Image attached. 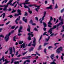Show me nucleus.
<instances>
[{
  "label": "nucleus",
  "mask_w": 64,
  "mask_h": 64,
  "mask_svg": "<svg viewBox=\"0 0 64 64\" xmlns=\"http://www.w3.org/2000/svg\"><path fill=\"white\" fill-rule=\"evenodd\" d=\"M36 38H34V40L33 41V44H32V42H31L30 43L28 44V46H31V44H32V46H34V47H35V46L36 44Z\"/></svg>",
  "instance_id": "f257e3e1"
},
{
  "label": "nucleus",
  "mask_w": 64,
  "mask_h": 64,
  "mask_svg": "<svg viewBox=\"0 0 64 64\" xmlns=\"http://www.w3.org/2000/svg\"><path fill=\"white\" fill-rule=\"evenodd\" d=\"M11 35V33H9L8 34H6L4 38V40H5L6 42H7L9 40V38L10 36Z\"/></svg>",
  "instance_id": "f03ea898"
},
{
  "label": "nucleus",
  "mask_w": 64,
  "mask_h": 64,
  "mask_svg": "<svg viewBox=\"0 0 64 64\" xmlns=\"http://www.w3.org/2000/svg\"><path fill=\"white\" fill-rule=\"evenodd\" d=\"M28 35H29V36L28 37V40H31V36H30V35H32L31 36L32 37H33V36H34L33 35V32L28 33Z\"/></svg>",
  "instance_id": "7ed1b4c3"
},
{
  "label": "nucleus",
  "mask_w": 64,
  "mask_h": 64,
  "mask_svg": "<svg viewBox=\"0 0 64 64\" xmlns=\"http://www.w3.org/2000/svg\"><path fill=\"white\" fill-rule=\"evenodd\" d=\"M23 26H20L18 29V35L19 36H21L22 34H20V32H22V31L21 30L22 29V28Z\"/></svg>",
  "instance_id": "20e7f679"
},
{
  "label": "nucleus",
  "mask_w": 64,
  "mask_h": 64,
  "mask_svg": "<svg viewBox=\"0 0 64 64\" xmlns=\"http://www.w3.org/2000/svg\"><path fill=\"white\" fill-rule=\"evenodd\" d=\"M63 20L62 21V22L60 23L59 24L54 26L56 28V30H58V27H59V26H60V25H62V24H63Z\"/></svg>",
  "instance_id": "39448f33"
},
{
  "label": "nucleus",
  "mask_w": 64,
  "mask_h": 64,
  "mask_svg": "<svg viewBox=\"0 0 64 64\" xmlns=\"http://www.w3.org/2000/svg\"><path fill=\"white\" fill-rule=\"evenodd\" d=\"M53 28H51L50 29V30L48 31V32L50 33V34H52V30L53 29H55L56 28L54 26H53Z\"/></svg>",
  "instance_id": "423d86ee"
},
{
  "label": "nucleus",
  "mask_w": 64,
  "mask_h": 64,
  "mask_svg": "<svg viewBox=\"0 0 64 64\" xmlns=\"http://www.w3.org/2000/svg\"><path fill=\"white\" fill-rule=\"evenodd\" d=\"M12 1H13V0H10L8 3L7 4V5H9V4H10V5H11V6H14V5L16 3V2H14L13 3V4H12L11 2H12Z\"/></svg>",
  "instance_id": "0eeeda50"
},
{
  "label": "nucleus",
  "mask_w": 64,
  "mask_h": 64,
  "mask_svg": "<svg viewBox=\"0 0 64 64\" xmlns=\"http://www.w3.org/2000/svg\"><path fill=\"white\" fill-rule=\"evenodd\" d=\"M4 6L5 7L4 8L3 10V11H7V7L8 6L7 5L5 4L4 5Z\"/></svg>",
  "instance_id": "6e6552de"
},
{
  "label": "nucleus",
  "mask_w": 64,
  "mask_h": 64,
  "mask_svg": "<svg viewBox=\"0 0 64 64\" xmlns=\"http://www.w3.org/2000/svg\"><path fill=\"white\" fill-rule=\"evenodd\" d=\"M29 0H26L25 1V3L24 2L22 3V4H23L24 5H25V4H30V2H28Z\"/></svg>",
  "instance_id": "1a4fd4ad"
},
{
  "label": "nucleus",
  "mask_w": 64,
  "mask_h": 64,
  "mask_svg": "<svg viewBox=\"0 0 64 64\" xmlns=\"http://www.w3.org/2000/svg\"><path fill=\"white\" fill-rule=\"evenodd\" d=\"M36 7H37V8H35V10L37 12H38V10H39V9L40 8V6H37Z\"/></svg>",
  "instance_id": "9d476101"
},
{
  "label": "nucleus",
  "mask_w": 64,
  "mask_h": 64,
  "mask_svg": "<svg viewBox=\"0 0 64 64\" xmlns=\"http://www.w3.org/2000/svg\"><path fill=\"white\" fill-rule=\"evenodd\" d=\"M25 48L26 47V46H25V43L23 44L22 45H20V48Z\"/></svg>",
  "instance_id": "9b49d317"
},
{
  "label": "nucleus",
  "mask_w": 64,
  "mask_h": 64,
  "mask_svg": "<svg viewBox=\"0 0 64 64\" xmlns=\"http://www.w3.org/2000/svg\"><path fill=\"white\" fill-rule=\"evenodd\" d=\"M56 52L58 54H60V53H61V52L59 49H57L56 50Z\"/></svg>",
  "instance_id": "f8f14e48"
},
{
  "label": "nucleus",
  "mask_w": 64,
  "mask_h": 64,
  "mask_svg": "<svg viewBox=\"0 0 64 64\" xmlns=\"http://www.w3.org/2000/svg\"><path fill=\"white\" fill-rule=\"evenodd\" d=\"M46 8L48 9H49L51 10L53 8L52 7V5H50L49 6L47 7Z\"/></svg>",
  "instance_id": "ddd939ff"
},
{
  "label": "nucleus",
  "mask_w": 64,
  "mask_h": 64,
  "mask_svg": "<svg viewBox=\"0 0 64 64\" xmlns=\"http://www.w3.org/2000/svg\"><path fill=\"white\" fill-rule=\"evenodd\" d=\"M54 56V54H52L51 55L50 57L52 59V60H53L54 59V58L53 57Z\"/></svg>",
  "instance_id": "4468645a"
},
{
  "label": "nucleus",
  "mask_w": 64,
  "mask_h": 64,
  "mask_svg": "<svg viewBox=\"0 0 64 64\" xmlns=\"http://www.w3.org/2000/svg\"><path fill=\"white\" fill-rule=\"evenodd\" d=\"M10 54H11L13 52L12 51V48H10Z\"/></svg>",
  "instance_id": "2eb2a0df"
},
{
  "label": "nucleus",
  "mask_w": 64,
  "mask_h": 64,
  "mask_svg": "<svg viewBox=\"0 0 64 64\" xmlns=\"http://www.w3.org/2000/svg\"><path fill=\"white\" fill-rule=\"evenodd\" d=\"M2 15H3V18H4V17H5V13H4L3 14H2L1 16H0V17H1Z\"/></svg>",
  "instance_id": "dca6fc26"
},
{
  "label": "nucleus",
  "mask_w": 64,
  "mask_h": 64,
  "mask_svg": "<svg viewBox=\"0 0 64 64\" xmlns=\"http://www.w3.org/2000/svg\"><path fill=\"white\" fill-rule=\"evenodd\" d=\"M18 60V58H12L11 59V60L13 62L14 61H16V60Z\"/></svg>",
  "instance_id": "f3484780"
},
{
  "label": "nucleus",
  "mask_w": 64,
  "mask_h": 64,
  "mask_svg": "<svg viewBox=\"0 0 64 64\" xmlns=\"http://www.w3.org/2000/svg\"><path fill=\"white\" fill-rule=\"evenodd\" d=\"M17 11L18 12V14H20L21 15V10H20L18 9V10H17Z\"/></svg>",
  "instance_id": "a211bd4d"
},
{
  "label": "nucleus",
  "mask_w": 64,
  "mask_h": 64,
  "mask_svg": "<svg viewBox=\"0 0 64 64\" xmlns=\"http://www.w3.org/2000/svg\"><path fill=\"white\" fill-rule=\"evenodd\" d=\"M25 17H23L22 18V20L23 21H24L25 22H27V19H26L25 20Z\"/></svg>",
  "instance_id": "6ab92c4d"
},
{
  "label": "nucleus",
  "mask_w": 64,
  "mask_h": 64,
  "mask_svg": "<svg viewBox=\"0 0 64 64\" xmlns=\"http://www.w3.org/2000/svg\"><path fill=\"white\" fill-rule=\"evenodd\" d=\"M33 49H34V48L32 47L29 50V52H31L32 51H33Z\"/></svg>",
  "instance_id": "aec40b11"
},
{
  "label": "nucleus",
  "mask_w": 64,
  "mask_h": 64,
  "mask_svg": "<svg viewBox=\"0 0 64 64\" xmlns=\"http://www.w3.org/2000/svg\"><path fill=\"white\" fill-rule=\"evenodd\" d=\"M4 56H3L2 59H0V61H1V60H2L3 62H4V60H5V59L4 58Z\"/></svg>",
  "instance_id": "412c9836"
},
{
  "label": "nucleus",
  "mask_w": 64,
  "mask_h": 64,
  "mask_svg": "<svg viewBox=\"0 0 64 64\" xmlns=\"http://www.w3.org/2000/svg\"><path fill=\"white\" fill-rule=\"evenodd\" d=\"M63 48L62 47L60 46L59 48H58V50H59L60 51H62V49Z\"/></svg>",
  "instance_id": "4be33fe9"
},
{
  "label": "nucleus",
  "mask_w": 64,
  "mask_h": 64,
  "mask_svg": "<svg viewBox=\"0 0 64 64\" xmlns=\"http://www.w3.org/2000/svg\"><path fill=\"white\" fill-rule=\"evenodd\" d=\"M62 56H61V58L62 60H63V56H64V53H62Z\"/></svg>",
  "instance_id": "5701e85b"
},
{
  "label": "nucleus",
  "mask_w": 64,
  "mask_h": 64,
  "mask_svg": "<svg viewBox=\"0 0 64 64\" xmlns=\"http://www.w3.org/2000/svg\"><path fill=\"white\" fill-rule=\"evenodd\" d=\"M28 12H29V13H30V14H32V11L30 10V8H28Z\"/></svg>",
  "instance_id": "b1692460"
},
{
  "label": "nucleus",
  "mask_w": 64,
  "mask_h": 64,
  "mask_svg": "<svg viewBox=\"0 0 64 64\" xmlns=\"http://www.w3.org/2000/svg\"><path fill=\"white\" fill-rule=\"evenodd\" d=\"M50 36H49L48 37V38H46V41L47 42H48V41H49V39H50Z\"/></svg>",
  "instance_id": "393cba45"
},
{
  "label": "nucleus",
  "mask_w": 64,
  "mask_h": 64,
  "mask_svg": "<svg viewBox=\"0 0 64 64\" xmlns=\"http://www.w3.org/2000/svg\"><path fill=\"white\" fill-rule=\"evenodd\" d=\"M21 15V14H15L14 15V16H15V17H16V16H18V15Z\"/></svg>",
  "instance_id": "a878e982"
},
{
  "label": "nucleus",
  "mask_w": 64,
  "mask_h": 64,
  "mask_svg": "<svg viewBox=\"0 0 64 64\" xmlns=\"http://www.w3.org/2000/svg\"><path fill=\"white\" fill-rule=\"evenodd\" d=\"M58 19L61 21H63V20L61 19V16H60L59 18Z\"/></svg>",
  "instance_id": "bb28decb"
},
{
  "label": "nucleus",
  "mask_w": 64,
  "mask_h": 64,
  "mask_svg": "<svg viewBox=\"0 0 64 64\" xmlns=\"http://www.w3.org/2000/svg\"><path fill=\"white\" fill-rule=\"evenodd\" d=\"M41 47H42V46H41V45H40L39 46V47L38 48V50H41V49H42Z\"/></svg>",
  "instance_id": "cd10ccee"
},
{
  "label": "nucleus",
  "mask_w": 64,
  "mask_h": 64,
  "mask_svg": "<svg viewBox=\"0 0 64 64\" xmlns=\"http://www.w3.org/2000/svg\"><path fill=\"white\" fill-rule=\"evenodd\" d=\"M22 59H27V56L24 57L22 58Z\"/></svg>",
  "instance_id": "c85d7f7f"
},
{
  "label": "nucleus",
  "mask_w": 64,
  "mask_h": 64,
  "mask_svg": "<svg viewBox=\"0 0 64 64\" xmlns=\"http://www.w3.org/2000/svg\"><path fill=\"white\" fill-rule=\"evenodd\" d=\"M51 21H49V22H48V25H52V23H51Z\"/></svg>",
  "instance_id": "c756f323"
},
{
  "label": "nucleus",
  "mask_w": 64,
  "mask_h": 64,
  "mask_svg": "<svg viewBox=\"0 0 64 64\" xmlns=\"http://www.w3.org/2000/svg\"><path fill=\"white\" fill-rule=\"evenodd\" d=\"M43 24L44 25V27H46V24L45 22H43Z\"/></svg>",
  "instance_id": "7c9ffc66"
},
{
  "label": "nucleus",
  "mask_w": 64,
  "mask_h": 64,
  "mask_svg": "<svg viewBox=\"0 0 64 64\" xmlns=\"http://www.w3.org/2000/svg\"><path fill=\"white\" fill-rule=\"evenodd\" d=\"M23 41H20L18 44H22L23 43Z\"/></svg>",
  "instance_id": "2f4dec72"
},
{
  "label": "nucleus",
  "mask_w": 64,
  "mask_h": 64,
  "mask_svg": "<svg viewBox=\"0 0 64 64\" xmlns=\"http://www.w3.org/2000/svg\"><path fill=\"white\" fill-rule=\"evenodd\" d=\"M32 58V56H27V59H31Z\"/></svg>",
  "instance_id": "473e14b6"
},
{
  "label": "nucleus",
  "mask_w": 64,
  "mask_h": 64,
  "mask_svg": "<svg viewBox=\"0 0 64 64\" xmlns=\"http://www.w3.org/2000/svg\"><path fill=\"white\" fill-rule=\"evenodd\" d=\"M42 35H41V36L40 38V39L39 40V43H40V40L41 39V38H42Z\"/></svg>",
  "instance_id": "72a5a7b5"
},
{
  "label": "nucleus",
  "mask_w": 64,
  "mask_h": 64,
  "mask_svg": "<svg viewBox=\"0 0 64 64\" xmlns=\"http://www.w3.org/2000/svg\"><path fill=\"white\" fill-rule=\"evenodd\" d=\"M14 64H19V62L18 61V62L16 61L14 62Z\"/></svg>",
  "instance_id": "f704fd0d"
},
{
  "label": "nucleus",
  "mask_w": 64,
  "mask_h": 64,
  "mask_svg": "<svg viewBox=\"0 0 64 64\" xmlns=\"http://www.w3.org/2000/svg\"><path fill=\"white\" fill-rule=\"evenodd\" d=\"M49 44V43H48L45 42V43H44V46H46V45H47V44Z\"/></svg>",
  "instance_id": "c9c22d12"
},
{
  "label": "nucleus",
  "mask_w": 64,
  "mask_h": 64,
  "mask_svg": "<svg viewBox=\"0 0 64 64\" xmlns=\"http://www.w3.org/2000/svg\"><path fill=\"white\" fill-rule=\"evenodd\" d=\"M63 29L61 31V32H63L64 31V25L62 26Z\"/></svg>",
  "instance_id": "e433bc0d"
},
{
  "label": "nucleus",
  "mask_w": 64,
  "mask_h": 64,
  "mask_svg": "<svg viewBox=\"0 0 64 64\" xmlns=\"http://www.w3.org/2000/svg\"><path fill=\"white\" fill-rule=\"evenodd\" d=\"M47 50L46 48H45V49L44 50V52L45 53V54H46V51Z\"/></svg>",
  "instance_id": "4c0bfd02"
},
{
  "label": "nucleus",
  "mask_w": 64,
  "mask_h": 64,
  "mask_svg": "<svg viewBox=\"0 0 64 64\" xmlns=\"http://www.w3.org/2000/svg\"><path fill=\"white\" fill-rule=\"evenodd\" d=\"M27 52H26L23 53L22 55L23 56H24V55L25 54H26V53H27Z\"/></svg>",
  "instance_id": "58836bf2"
},
{
  "label": "nucleus",
  "mask_w": 64,
  "mask_h": 64,
  "mask_svg": "<svg viewBox=\"0 0 64 64\" xmlns=\"http://www.w3.org/2000/svg\"><path fill=\"white\" fill-rule=\"evenodd\" d=\"M30 23L31 24H32L33 23V21H32V20H30Z\"/></svg>",
  "instance_id": "ea45409f"
},
{
  "label": "nucleus",
  "mask_w": 64,
  "mask_h": 64,
  "mask_svg": "<svg viewBox=\"0 0 64 64\" xmlns=\"http://www.w3.org/2000/svg\"><path fill=\"white\" fill-rule=\"evenodd\" d=\"M53 20V18H52V16L50 17V21H52V20Z\"/></svg>",
  "instance_id": "a19ab883"
},
{
  "label": "nucleus",
  "mask_w": 64,
  "mask_h": 64,
  "mask_svg": "<svg viewBox=\"0 0 64 64\" xmlns=\"http://www.w3.org/2000/svg\"><path fill=\"white\" fill-rule=\"evenodd\" d=\"M15 22L16 24H18V21L16 20H15Z\"/></svg>",
  "instance_id": "79ce46f5"
},
{
  "label": "nucleus",
  "mask_w": 64,
  "mask_h": 64,
  "mask_svg": "<svg viewBox=\"0 0 64 64\" xmlns=\"http://www.w3.org/2000/svg\"><path fill=\"white\" fill-rule=\"evenodd\" d=\"M16 12V10H14V9H13V10L12 11V13H14V12Z\"/></svg>",
  "instance_id": "37998d69"
},
{
  "label": "nucleus",
  "mask_w": 64,
  "mask_h": 64,
  "mask_svg": "<svg viewBox=\"0 0 64 64\" xmlns=\"http://www.w3.org/2000/svg\"><path fill=\"white\" fill-rule=\"evenodd\" d=\"M26 61V62H28V63H30V60H27Z\"/></svg>",
  "instance_id": "c03bdc74"
},
{
  "label": "nucleus",
  "mask_w": 64,
  "mask_h": 64,
  "mask_svg": "<svg viewBox=\"0 0 64 64\" xmlns=\"http://www.w3.org/2000/svg\"><path fill=\"white\" fill-rule=\"evenodd\" d=\"M8 17H10V18H12V17H13V16L12 15H11L9 16H8Z\"/></svg>",
  "instance_id": "a18cd8bd"
},
{
  "label": "nucleus",
  "mask_w": 64,
  "mask_h": 64,
  "mask_svg": "<svg viewBox=\"0 0 64 64\" xmlns=\"http://www.w3.org/2000/svg\"><path fill=\"white\" fill-rule=\"evenodd\" d=\"M15 26H13L11 27V29H14L15 28Z\"/></svg>",
  "instance_id": "49530a36"
},
{
  "label": "nucleus",
  "mask_w": 64,
  "mask_h": 64,
  "mask_svg": "<svg viewBox=\"0 0 64 64\" xmlns=\"http://www.w3.org/2000/svg\"><path fill=\"white\" fill-rule=\"evenodd\" d=\"M13 50H14V53H15L16 52H15V48L14 47H13Z\"/></svg>",
  "instance_id": "de8ad7c7"
},
{
  "label": "nucleus",
  "mask_w": 64,
  "mask_h": 64,
  "mask_svg": "<svg viewBox=\"0 0 64 64\" xmlns=\"http://www.w3.org/2000/svg\"><path fill=\"white\" fill-rule=\"evenodd\" d=\"M45 17V16H44L42 18V20H43L44 19V18Z\"/></svg>",
  "instance_id": "09e8293b"
},
{
  "label": "nucleus",
  "mask_w": 64,
  "mask_h": 64,
  "mask_svg": "<svg viewBox=\"0 0 64 64\" xmlns=\"http://www.w3.org/2000/svg\"><path fill=\"white\" fill-rule=\"evenodd\" d=\"M24 7L25 8H28V6L26 5L24 6Z\"/></svg>",
  "instance_id": "8fccbe9b"
},
{
  "label": "nucleus",
  "mask_w": 64,
  "mask_h": 64,
  "mask_svg": "<svg viewBox=\"0 0 64 64\" xmlns=\"http://www.w3.org/2000/svg\"><path fill=\"white\" fill-rule=\"evenodd\" d=\"M48 25L49 27L50 28H51V27H52V26H51V25L50 24H48Z\"/></svg>",
  "instance_id": "3c124183"
},
{
  "label": "nucleus",
  "mask_w": 64,
  "mask_h": 64,
  "mask_svg": "<svg viewBox=\"0 0 64 64\" xmlns=\"http://www.w3.org/2000/svg\"><path fill=\"white\" fill-rule=\"evenodd\" d=\"M64 8H63L62 10L61 11V13H62L63 12H64Z\"/></svg>",
  "instance_id": "603ef678"
},
{
  "label": "nucleus",
  "mask_w": 64,
  "mask_h": 64,
  "mask_svg": "<svg viewBox=\"0 0 64 64\" xmlns=\"http://www.w3.org/2000/svg\"><path fill=\"white\" fill-rule=\"evenodd\" d=\"M58 8V6H57V4H56V6L55 7V9H57Z\"/></svg>",
  "instance_id": "864d4df0"
},
{
  "label": "nucleus",
  "mask_w": 64,
  "mask_h": 64,
  "mask_svg": "<svg viewBox=\"0 0 64 64\" xmlns=\"http://www.w3.org/2000/svg\"><path fill=\"white\" fill-rule=\"evenodd\" d=\"M27 30L28 31V32H30V28H28L27 29Z\"/></svg>",
  "instance_id": "5fc2aeb1"
},
{
  "label": "nucleus",
  "mask_w": 64,
  "mask_h": 64,
  "mask_svg": "<svg viewBox=\"0 0 64 64\" xmlns=\"http://www.w3.org/2000/svg\"><path fill=\"white\" fill-rule=\"evenodd\" d=\"M34 30H35V31H37L38 30H37V28H34Z\"/></svg>",
  "instance_id": "6e6d98bb"
},
{
  "label": "nucleus",
  "mask_w": 64,
  "mask_h": 64,
  "mask_svg": "<svg viewBox=\"0 0 64 64\" xmlns=\"http://www.w3.org/2000/svg\"><path fill=\"white\" fill-rule=\"evenodd\" d=\"M53 48V46H50L48 47V48L49 49H50V48Z\"/></svg>",
  "instance_id": "4d7b16f0"
},
{
  "label": "nucleus",
  "mask_w": 64,
  "mask_h": 64,
  "mask_svg": "<svg viewBox=\"0 0 64 64\" xmlns=\"http://www.w3.org/2000/svg\"><path fill=\"white\" fill-rule=\"evenodd\" d=\"M59 44V43H55L54 44V46H56V45H57V44Z\"/></svg>",
  "instance_id": "13d9d810"
},
{
  "label": "nucleus",
  "mask_w": 64,
  "mask_h": 64,
  "mask_svg": "<svg viewBox=\"0 0 64 64\" xmlns=\"http://www.w3.org/2000/svg\"><path fill=\"white\" fill-rule=\"evenodd\" d=\"M28 15V14L27 12H25V14L24 15V16H27Z\"/></svg>",
  "instance_id": "bf43d9fd"
},
{
  "label": "nucleus",
  "mask_w": 64,
  "mask_h": 64,
  "mask_svg": "<svg viewBox=\"0 0 64 64\" xmlns=\"http://www.w3.org/2000/svg\"><path fill=\"white\" fill-rule=\"evenodd\" d=\"M10 22V21H8V22H7L6 24V25H8V24H9V23Z\"/></svg>",
  "instance_id": "052dcab7"
},
{
  "label": "nucleus",
  "mask_w": 64,
  "mask_h": 64,
  "mask_svg": "<svg viewBox=\"0 0 64 64\" xmlns=\"http://www.w3.org/2000/svg\"><path fill=\"white\" fill-rule=\"evenodd\" d=\"M36 54L37 55H38V56H40V54H39L38 53V52H36Z\"/></svg>",
  "instance_id": "680f3d73"
},
{
  "label": "nucleus",
  "mask_w": 64,
  "mask_h": 64,
  "mask_svg": "<svg viewBox=\"0 0 64 64\" xmlns=\"http://www.w3.org/2000/svg\"><path fill=\"white\" fill-rule=\"evenodd\" d=\"M46 33H47V32H46L44 34H43V35H46Z\"/></svg>",
  "instance_id": "e2e57ef3"
},
{
  "label": "nucleus",
  "mask_w": 64,
  "mask_h": 64,
  "mask_svg": "<svg viewBox=\"0 0 64 64\" xmlns=\"http://www.w3.org/2000/svg\"><path fill=\"white\" fill-rule=\"evenodd\" d=\"M4 7V5L2 6V5H0V7Z\"/></svg>",
  "instance_id": "0e129e2a"
},
{
  "label": "nucleus",
  "mask_w": 64,
  "mask_h": 64,
  "mask_svg": "<svg viewBox=\"0 0 64 64\" xmlns=\"http://www.w3.org/2000/svg\"><path fill=\"white\" fill-rule=\"evenodd\" d=\"M11 8H9V9H8V11H11Z\"/></svg>",
  "instance_id": "69168bd1"
},
{
  "label": "nucleus",
  "mask_w": 64,
  "mask_h": 64,
  "mask_svg": "<svg viewBox=\"0 0 64 64\" xmlns=\"http://www.w3.org/2000/svg\"><path fill=\"white\" fill-rule=\"evenodd\" d=\"M54 33H52V34H51V35H50V37H51V36H53L54 35Z\"/></svg>",
  "instance_id": "338daca9"
},
{
  "label": "nucleus",
  "mask_w": 64,
  "mask_h": 64,
  "mask_svg": "<svg viewBox=\"0 0 64 64\" xmlns=\"http://www.w3.org/2000/svg\"><path fill=\"white\" fill-rule=\"evenodd\" d=\"M32 25H34V26L36 25V24H35V23H32Z\"/></svg>",
  "instance_id": "774afa93"
}]
</instances>
